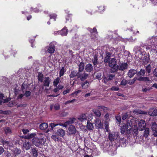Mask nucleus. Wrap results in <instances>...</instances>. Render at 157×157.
I'll return each instance as SVG.
<instances>
[{"label":"nucleus","mask_w":157,"mask_h":157,"mask_svg":"<svg viewBox=\"0 0 157 157\" xmlns=\"http://www.w3.org/2000/svg\"><path fill=\"white\" fill-rule=\"evenodd\" d=\"M39 135V138L35 137L32 140L33 144L36 147L42 146L46 141V139L43 136V134L40 133Z\"/></svg>","instance_id":"obj_1"},{"label":"nucleus","mask_w":157,"mask_h":157,"mask_svg":"<svg viewBox=\"0 0 157 157\" xmlns=\"http://www.w3.org/2000/svg\"><path fill=\"white\" fill-rule=\"evenodd\" d=\"M92 115L91 114H82L78 118V120L81 122H83L85 120H87L88 118L89 119L91 120Z\"/></svg>","instance_id":"obj_2"},{"label":"nucleus","mask_w":157,"mask_h":157,"mask_svg":"<svg viewBox=\"0 0 157 157\" xmlns=\"http://www.w3.org/2000/svg\"><path fill=\"white\" fill-rule=\"evenodd\" d=\"M77 130L75 127L72 125H70L69 126L67 131V133L68 135L71 136L75 134Z\"/></svg>","instance_id":"obj_3"},{"label":"nucleus","mask_w":157,"mask_h":157,"mask_svg":"<svg viewBox=\"0 0 157 157\" xmlns=\"http://www.w3.org/2000/svg\"><path fill=\"white\" fill-rule=\"evenodd\" d=\"M109 66L114 69L113 72H114V70H115V67H117V65H116V59L113 58L111 59L109 62Z\"/></svg>","instance_id":"obj_4"},{"label":"nucleus","mask_w":157,"mask_h":157,"mask_svg":"<svg viewBox=\"0 0 157 157\" xmlns=\"http://www.w3.org/2000/svg\"><path fill=\"white\" fill-rule=\"evenodd\" d=\"M128 65L126 63H124L121 64L119 66L117 65V67H115V70L114 72L117 71L118 70L123 71L127 68Z\"/></svg>","instance_id":"obj_5"},{"label":"nucleus","mask_w":157,"mask_h":157,"mask_svg":"<svg viewBox=\"0 0 157 157\" xmlns=\"http://www.w3.org/2000/svg\"><path fill=\"white\" fill-rule=\"evenodd\" d=\"M146 124L145 121L141 120L138 123V129L140 131H142L145 129Z\"/></svg>","instance_id":"obj_6"},{"label":"nucleus","mask_w":157,"mask_h":157,"mask_svg":"<svg viewBox=\"0 0 157 157\" xmlns=\"http://www.w3.org/2000/svg\"><path fill=\"white\" fill-rule=\"evenodd\" d=\"M151 129L152 131L154 132L153 135L155 137L157 136V124L155 122H153L152 123L151 126Z\"/></svg>","instance_id":"obj_7"},{"label":"nucleus","mask_w":157,"mask_h":157,"mask_svg":"<svg viewBox=\"0 0 157 157\" xmlns=\"http://www.w3.org/2000/svg\"><path fill=\"white\" fill-rule=\"evenodd\" d=\"M94 124L96 128H100L102 127V124L99 119L97 118L94 120Z\"/></svg>","instance_id":"obj_8"},{"label":"nucleus","mask_w":157,"mask_h":157,"mask_svg":"<svg viewBox=\"0 0 157 157\" xmlns=\"http://www.w3.org/2000/svg\"><path fill=\"white\" fill-rule=\"evenodd\" d=\"M148 113L151 116H156L157 115V109H155L153 108H151L149 109Z\"/></svg>","instance_id":"obj_9"},{"label":"nucleus","mask_w":157,"mask_h":157,"mask_svg":"<svg viewBox=\"0 0 157 157\" xmlns=\"http://www.w3.org/2000/svg\"><path fill=\"white\" fill-rule=\"evenodd\" d=\"M47 51L50 53L52 54L54 53L55 50V47L54 45L50 44L47 47Z\"/></svg>","instance_id":"obj_10"},{"label":"nucleus","mask_w":157,"mask_h":157,"mask_svg":"<svg viewBox=\"0 0 157 157\" xmlns=\"http://www.w3.org/2000/svg\"><path fill=\"white\" fill-rule=\"evenodd\" d=\"M44 85L47 86H49L51 82V79L49 77L44 78L43 79Z\"/></svg>","instance_id":"obj_11"},{"label":"nucleus","mask_w":157,"mask_h":157,"mask_svg":"<svg viewBox=\"0 0 157 157\" xmlns=\"http://www.w3.org/2000/svg\"><path fill=\"white\" fill-rule=\"evenodd\" d=\"M118 137L117 134H116L115 133H109V140L110 141H113V140L117 138Z\"/></svg>","instance_id":"obj_12"},{"label":"nucleus","mask_w":157,"mask_h":157,"mask_svg":"<svg viewBox=\"0 0 157 157\" xmlns=\"http://www.w3.org/2000/svg\"><path fill=\"white\" fill-rule=\"evenodd\" d=\"M65 133V130L62 128H60L58 129L57 132V134L60 136L63 137V136Z\"/></svg>","instance_id":"obj_13"},{"label":"nucleus","mask_w":157,"mask_h":157,"mask_svg":"<svg viewBox=\"0 0 157 157\" xmlns=\"http://www.w3.org/2000/svg\"><path fill=\"white\" fill-rule=\"evenodd\" d=\"M93 69V67L91 64L88 63L86 64L85 67V70L88 72H91Z\"/></svg>","instance_id":"obj_14"},{"label":"nucleus","mask_w":157,"mask_h":157,"mask_svg":"<svg viewBox=\"0 0 157 157\" xmlns=\"http://www.w3.org/2000/svg\"><path fill=\"white\" fill-rule=\"evenodd\" d=\"M137 71H136L133 69H131L130 70L128 73V76L130 77V78H132V77L136 73Z\"/></svg>","instance_id":"obj_15"},{"label":"nucleus","mask_w":157,"mask_h":157,"mask_svg":"<svg viewBox=\"0 0 157 157\" xmlns=\"http://www.w3.org/2000/svg\"><path fill=\"white\" fill-rule=\"evenodd\" d=\"M75 119L74 118H71L69 120L65 122V126L67 125L73 123L75 121Z\"/></svg>","instance_id":"obj_16"},{"label":"nucleus","mask_w":157,"mask_h":157,"mask_svg":"<svg viewBox=\"0 0 157 157\" xmlns=\"http://www.w3.org/2000/svg\"><path fill=\"white\" fill-rule=\"evenodd\" d=\"M133 112L134 113L139 114H147V113L146 112L141 110L140 109H135L134 110Z\"/></svg>","instance_id":"obj_17"},{"label":"nucleus","mask_w":157,"mask_h":157,"mask_svg":"<svg viewBox=\"0 0 157 157\" xmlns=\"http://www.w3.org/2000/svg\"><path fill=\"white\" fill-rule=\"evenodd\" d=\"M31 146V144L28 141H25L23 144V147L26 150L29 149Z\"/></svg>","instance_id":"obj_18"},{"label":"nucleus","mask_w":157,"mask_h":157,"mask_svg":"<svg viewBox=\"0 0 157 157\" xmlns=\"http://www.w3.org/2000/svg\"><path fill=\"white\" fill-rule=\"evenodd\" d=\"M57 33L62 36H66L67 34V29L64 28L61 31L57 32Z\"/></svg>","instance_id":"obj_19"},{"label":"nucleus","mask_w":157,"mask_h":157,"mask_svg":"<svg viewBox=\"0 0 157 157\" xmlns=\"http://www.w3.org/2000/svg\"><path fill=\"white\" fill-rule=\"evenodd\" d=\"M56 87L55 88H54L53 90V91L55 93H56V95H50L48 96V97H57L58 95H59L60 94L58 92V91L59 90L58 89L57 87V86H56Z\"/></svg>","instance_id":"obj_20"},{"label":"nucleus","mask_w":157,"mask_h":157,"mask_svg":"<svg viewBox=\"0 0 157 157\" xmlns=\"http://www.w3.org/2000/svg\"><path fill=\"white\" fill-rule=\"evenodd\" d=\"M89 85V82L87 81L82 82L81 84L82 87V89H86L88 87Z\"/></svg>","instance_id":"obj_21"},{"label":"nucleus","mask_w":157,"mask_h":157,"mask_svg":"<svg viewBox=\"0 0 157 157\" xmlns=\"http://www.w3.org/2000/svg\"><path fill=\"white\" fill-rule=\"evenodd\" d=\"M48 124L46 123H43L40 125V128L41 130H44L46 129L48 127Z\"/></svg>","instance_id":"obj_22"},{"label":"nucleus","mask_w":157,"mask_h":157,"mask_svg":"<svg viewBox=\"0 0 157 157\" xmlns=\"http://www.w3.org/2000/svg\"><path fill=\"white\" fill-rule=\"evenodd\" d=\"M36 135L35 133H32L30 134H28L24 137V138L25 139H29L33 137H34Z\"/></svg>","instance_id":"obj_23"},{"label":"nucleus","mask_w":157,"mask_h":157,"mask_svg":"<svg viewBox=\"0 0 157 157\" xmlns=\"http://www.w3.org/2000/svg\"><path fill=\"white\" fill-rule=\"evenodd\" d=\"M132 126V123L131 120H128L127 124V130L129 131Z\"/></svg>","instance_id":"obj_24"},{"label":"nucleus","mask_w":157,"mask_h":157,"mask_svg":"<svg viewBox=\"0 0 157 157\" xmlns=\"http://www.w3.org/2000/svg\"><path fill=\"white\" fill-rule=\"evenodd\" d=\"M13 154L15 156L18 155L21 152V150L17 148H15L13 151Z\"/></svg>","instance_id":"obj_25"},{"label":"nucleus","mask_w":157,"mask_h":157,"mask_svg":"<svg viewBox=\"0 0 157 157\" xmlns=\"http://www.w3.org/2000/svg\"><path fill=\"white\" fill-rule=\"evenodd\" d=\"M138 81H148L150 80L149 78L144 77H140L137 78Z\"/></svg>","instance_id":"obj_26"},{"label":"nucleus","mask_w":157,"mask_h":157,"mask_svg":"<svg viewBox=\"0 0 157 157\" xmlns=\"http://www.w3.org/2000/svg\"><path fill=\"white\" fill-rule=\"evenodd\" d=\"M1 142L2 143L4 147L5 148H7L9 145V142L8 141L1 140Z\"/></svg>","instance_id":"obj_27"},{"label":"nucleus","mask_w":157,"mask_h":157,"mask_svg":"<svg viewBox=\"0 0 157 157\" xmlns=\"http://www.w3.org/2000/svg\"><path fill=\"white\" fill-rule=\"evenodd\" d=\"M87 128L89 130H91L93 129L94 128L93 124L90 122H89L88 121L87 125Z\"/></svg>","instance_id":"obj_28"},{"label":"nucleus","mask_w":157,"mask_h":157,"mask_svg":"<svg viewBox=\"0 0 157 157\" xmlns=\"http://www.w3.org/2000/svg\"><path fill=\"white\" fill-rule=\"evenodd\" d=\"M145 70L144 69H141L140 71L137 73V75L138 76H144L145 73Z\"/></svg>","instance_id":"obj_29"},{"label":"nucleus","mask_w":157,"mask_h":157,"mask_svg":"<svg viewBox=\"0 0 157 157\" xmlns=\"http://www.w3.org/2000/svg\"><path fill=\"white\" fill-rule=\"evenodd\" d=\"M60 79L59 77L55 79L53 81V85L54 86H57V85L59 83Z\"/></svg>","instance_id":"obj_30"},{"label":"nucleus","mask_w":157,"mask_h":157,"mask_svg":"<svg viewBox=\"0 0 157 157\" xmlns=\"http://www.w3.org/2000/svg\"><path fill=\"white\" fill-rule=\"evenodd\" d=\"M141 47L137 46L134 48V50L135 51L136 53H137L138 52H139L140 53L141 52Z\"/></svg>","instance_id":"obj_31"},{"label":"nucleus","mask_w":157,"mask_h":157,"mask_svg":"<svg viewBox=\"0 0 157 157\" xmlns=\"http://www.w3.org/2000/svg\"><path fill=\"white\" fill-rule=\"evenodd\" d=\"M88 75L85 72H83V74L80 78L81 81H83L86 79L88 77Z\"/></svg>","instance_id":"obj_32"},{"label":"nucleus","mask_w":157,"mask_h":157,"mask_svg":"<svg viewBox=\"0 0 157 157\" xmlns=\"http://www.w3.org/2000/svg\"><path fill=\"white\" fill-rule=\"evenodd\" d=\"M77 72L76 71H72L70 75V77L71 78H73L76 76H77Z\"/></svg>","instance_id":"obj_33"},{"label":"nucleus","mask_w":157,"mask_h":157,"mask_svg":"<svg viewBox=\"0 0 157 157\" xmlns=\"http://www.w3.org/2000/svg\"><path fill=\"white\" fill-rule=\"evenodd\" d=\"M149 129L148 128H146L144 132V136L145 137H147L149 134Z\"/></svg>","instance_id":"obj_34"},{"label":"nucleus","mask_w":157,"mask_h":157,"mask_svg":"<svg viewBox=\"0 0 157 157\" xmlns=\"http://www.w3.org/2000/svg\"><path fill=\"white\" fill-rule=\"evenodd\" d=\"M84 63H81L79 64V69L78 70H79V71H82L84 70Z\"/></svg>","instance_id":"obj_35"},{"label":"nucleus","mask_w":157,"mask_h":157,"mask_svg":"<svg viewBox=\"0 0 157 157\" xmlns=\"http://www.w3.org/2000/svg\"><path fill=\"white\" fill-rule=\"evenodd\" d=\"M32 151L34 157H36L38 155L37 151L35 149L33 148L32 149Z\"/></svg>","instance_id":"obj_36"},{"label":"nucleus","mask_w":157,"mask_h":157,"mask_svg":"<svg viewBox=\"0 0 157 157\" xmlns=\"http://www.w3.org/2000/svg\"><path fill=\"white\" fill-rule=\"evenodd\" d=\"M4 131L6 134H10L11 133V129L9 127L5 128L4 129Z\"/></svg>","instance_id":"obj_37"},{"label":"nucleus","mask_w":157,"mask_h":157,"mask_svg":"<svg viewBox=\"0 0 157 157\" xmlns=\"http://www.w3.org/2000/svg\"><path fill=\"white\" fill-rule=\"evenodd\" d=\"M93 63L94 65H96L98 63V58L96 56H94V59L92 60Z\"/></svg>","instance_id":"obj_38"},{"label":"nucleus","mask_w":157,"mask_h":157,"mask_svg":"<svg viewBox=\"0 0 157 157\" xmlns=\"http://www.w3.org/2000/svg\"><path fill=\"white\" fill-rule=\"evenodd\" d=\"M126 129V125L124 124L121 127V133L124 134L125 131Z\"/></svg>","instance_id":"obj_39"},{"label":"nucleus","mask_w":157,"mask_h":157,"mask_svg":"<svg viewBox=\"0 0 157 157\" xmlns=\"http://www.w3.org/2000/svg\"><path fill=\"white\" fill-rule=\"evenodd\" d=\"M95 115L98 117H100L101 115V113L98 110H94L93 111Z\"/></svg>","instance_id":"obj_40"},{"label":"nucleus","mask_w":157,"mask_h":157,"mask_svg":"<svg viewBox=\"0 0 157 157\" xmlns=\"http://www.w3.org/2000/svg\"><path fill=\"white\" fill-rule=\"evenodd\" d=\"M152 87H146L144 88V87H142V90L143 92H147V91H149L150 90L152 89Z\"/></svg>","instance_id":"obj_41"},{"label":"nucleus","mask_w":157,"mask_h":157,"mask_svg":"<svg viewBox=\"0 0 157 157\" xmlns=\"http://www.w3.org/2000/svg\"><path fill=\"white\" fill-rule=\"evenodd\" d=\"M145 67H146V69L148 73H150L151 72V67L150 64L146 66H145Z\"/></svg>","instance_id":"obj_42"},{"label":"nucleus","mask_w":157,"mask_h":157,"mask_svg":"<svg viewBox=\"0 0 157 157\" xmlns=\"http://www.w3.org/2000/svg\"><path fill=\"white\" fill-rule=\"evenodd\" d=\"M43 75L41 74L40 73L38 74V80L40 81L41 82H43Z\"/></svg>","instance_id":"obj_43"},{"label":"nucleus","mask_w":157,"mask_h":157,"mask_svg":"<svg viewBox=\"0 0 157 157\" xmlns=\"http://www.w3.org/2000/svg\"><path fill=\"white\" fill-rule=\"evenodd\" d=\"M10 100V98H8L6 99L5 100H0V105H1L2 103H5L8 102Z\"/></svg>","instance_id":"obj_44"},{"label":"nucleus","mask_w":157,"mask_h":157,"mask_svg":"<svg viewBox=\"0 0 157 157\" xmlns=\"http://www.w3.org/2000/svg\"><path fill=\"white\" fill-rule=\"evenodd\" d=\"M77 101V100L75 99H74L71 100L67 101L65 103V104H67L73 103Z\"/></svg>","instance_id":"obj_45"},{"label":"nucleus","mask_w":157,"mask_h":157,"mask_svg":"<svg viewBox=\"0 0 157 157\" xmlns=\"http://www.w3.org/2000/svg\"><path fill=\"white\" fill-rule=\"evenodd\" d=\"M137 78H134L133 79H132L130 80L128 82V84L130 85H132L137 80Z\"/></svg>","instance_id":"obj_46"},{"label":"nucleus","mask_w":157,"mask_h":157,"mask_svg":"<svg viewBox=\"0 0 157 157\" xmlns=\"http://www.w3.org/2000/svg\"><path fill=\"white\" fill-rule=\"evenodd\" d=\"M115 77V75H109L107 76V78H108V80H111L113 79Z\"/></svg>","instance_id":"obj_47"},{"label":"nucleus","mask_w":157,"mask_h":157,"mask_svg":"<svg viewBox=\"0 0 157 157\" xmlns=\"http://www.w3.org/2000/svg\"><path fill=\"white\" fill-rule=\"evenodd\" d=\"M64 69L63 67L60 70V71L59 72V76L60 77H61L64 74Z\"/></svg>","instance_id":"obj_48"},{"label":"nucleus","mask_w":157,"mask_h":157,"mask_svg":"<svg viewBox=\"0 0 157 157\" xmlns=\"http://www.w3.org/2000/svg\"><path fill=\"white\" fill-rule=\"evenodd\" d=\"M49 17H50V19H54V21H55L56 20V18L57 17V15L56 14H54L52 15H49Z\"/></svg>","instance_id":"obj_49"},{"label":"nucleus","mask_w":157,"mask_h":157,"mask_svg":"<svg viewBox=\"0 0 157 157\" xmlns=\"http://www.w3.org/2000/svg\"><path fill=\"white\" fill-rule=\"evenodd\" d=\"M31 94V92L30 91H26L25 92L24 95L26 97H28L30 96Z\"/></svg>","instance_id":"obj_50"},{"label":"nucleus","mask_w":157,"mask_h":157,"mask_svg":"<svg viewBox=\"0 0 157 157\" xmlns=\"http://www.w3.org/2000/svg\"><path fill=\"white\" fill-rule=\"evenodd\" d=\"M111 90L113 91H118L119 90V88L117 86H113L111 88Z\"/></svg>","instance_id":"obj_51"},{"label":"nucleus","mask_w":157,"mask_h":157,"mask_svg":"<svg viewBox=\"0 0 157 157\" xmlns=\"http://www.w3.org/2000/svg\"><path fill=\"white\" fill-rule=\"evenodd\" d=\"M52 139H53L55 141H57L59 140L58 138L56 135H52L51 136Z\"/></svg>","instance_id":"obj_52"},{"label":"nucleus","mask_w":157,"mask_h":157,"mask_svg":"<svg viewBox=\"0 0 157 157\" xmlns=\"http://www.w3.org/2000/svg\"><path fill=\"white\" fill-rule=\"evenodd\" d=\"M27 85L25 84L24 83H23L21 87L23 91L25 90H27Z\"/></svg>","instance_id":"obj_53"},{"label":"nucleus","mask_w":157,"mask_h":157,"mask_svg":"<svg viewBox=\"0 0 157 157\" xmlns=\"http://www.w3.org/2000/svg\"><path fill=\"white\" fill-rule=\"evenodd\" d=\"M71 90V88L67 89L66 90H64L63 92V95H65L66 94H67V93H69Z\"/></svg>","instance_id":"obj_54"},{"label":"nucleus","mask_w":157,"mask_h":157,"mask_svg":"<svg viewBox=\"0 0 157 157\" xmlns=\"http://www.w3.org/2000/svg\"><path fill=\"white\" fill-rule=\"evenodd\" d=\"M89 31L91 33H96V34H97V30L95 28H94L93 29H89Z\"/></svg>","instance_id":"obj_55"},{"label":"nucleus","mask_w":157,"mask_h":157,"mask_svg":"<svg viewBox=\"0 0 157 157\" xmlns=\"http://www.w3.org/2000/svg\"><path fill=\"white\" fill-rule=\"evenodd\" d=\"M127 82L128 81L126 80L123 79L121 82V84L122 85L125 86L127 84Z\"/></svg>","instance_id":"obj_56"},{"label":"nucleus","mask_w":157,"mask_h":157,"mask_svg":"<svg viewBox=\"0 0 157 157\" xmlns=\"http://www.w3.org/2000/svg\"><path fill=\"white\" fill-rule=\"evenodd\" d=\"M95 77L99 79L101 77V73L100 72L96 73L95 75Z\"/></svg>","instance_id":"obj_57"},{"label":"nucleus","mask_w":157,"mask_h":157,"mask_svg":"<svg viewBox=\"0 0 157 157\" xmlns=\"http://www.w3.org/2000/svg\"><path fill=\"white\" fill-rule=\"evenodd\" d=\"M82 71H80L78 70V72H77V77L78 78H80L81 77L83 73H82Z\"/></svg>","instance_id":"obj_58"},{"label":"nucleus","mask_w":157,"mask_h":157,"mask_svg":"<svg viewBox=\"0 0 157 157\" xmlns=\"http://www.w3.org/2000/svg\"><path fill=\"white\" fill-rule=\"evenodd\" d=\"M55 109L56 110H58L60 108V105L59 104H57L55 105L54 106Z\"/></svg>","instance_id":"obj_59"},{"label":"nucleus","mask_w":157,"mask_h":157,"mask_svg":"<svg viewBox=\"0 0 157 157\" xmlns=\"http://www.w3.org/2000/svg\"><path fill=\"white\" fill-rule=\"evenodd\" d=\"M50 126L51 127V128L53 129V128L55 127L56 126H57L58 125V124H55L54 123H51L50 124Z\"/></svg>","instance_id":"obj_60"},{"label":"nucleus","mask_w":157,"mask_h":157,"mask_svg":"<svg viewBox=\"0 0 157 157\" xmlns=\"http://www.w3.org/2000/svg\"><path fill=\"white\" fill-rule=\"evenodd\" d=\"M128 117V114L127 113H125L123 114L122 116V119L123 120H125Z\"/></svg>","instance_id":"obj_61"},{"label":"nucleus","mask_w":157,"mask_h":157,"mask_svg":"<svg viewBox=\"0 0 157 157\" xmlns=\"http://www.w3.org/2000/svg\"><path fill=\"white\" fill-rule=\"evenodd\" d=\"M22 131L24 134H26L29 132V130L28 129H23Z\"/></svg>","instance_id":"obj_62"},{"label":"nucleus","mask_w":157,"mask_h":157,"mask_svg":"<svg viewBox=\"0 0 157 157\" xmlns=\"http://www.w3.org/2000/svg\"><path fill=\"white\" fill-rule=\"evenodd\" d=\"M103 82L105 83H106L109 80H108V78H107L105 76L104 77L103 76Z\"/></svg>","instance_id":"obj_63"},{"label":"nucleus","mask_w":157,"mask_h":157,"mask_svg":"<svg viewBox=\"0 0 157 157\" xmlns=\"http://www.w3.org/2000/svg\"><path fill=\"white\" fill-rule=\"evenodd\" d=\"M117 120L119 122H120L121 120V117L120 116H117L116 117Z\"/></svg>","instance_id":"obj_64"}]
</instances>
